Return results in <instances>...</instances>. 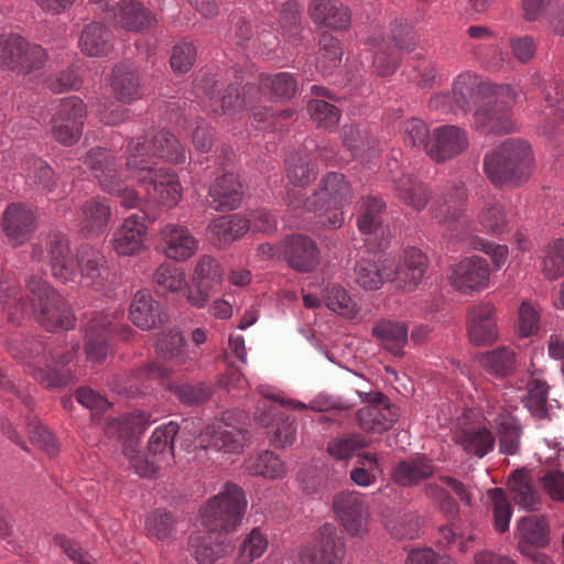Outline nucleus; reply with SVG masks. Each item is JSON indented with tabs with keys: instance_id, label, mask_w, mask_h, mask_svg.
I'll list each match as a JSON object with an SVG mask.
<instances>
[{
	"instance_id": "obj_1",
	"label": "nucleus",
	"mask_w": 564,
	"mask_h": 564,
	"mask_svg": "<svg viewBox=\"0 0 564 564\" xmlns=\"http://www.w3.org/2000/svg\"><path fill=\"white\" fill-rule=\"evenodd\" d=\"M31 259L39 264L41 271L48 265L52 275L63 283L73 281L79 270L85 285L102 293L112 291L116 275L109 270L102 251L84 243L74 257L69 239L63 232H52L43 242L33 243Z\"/></svg>"
},
{
	"instance_id": "obj_2",
	"label": "nucleus",
	"mask_w": 564,
	"mask_h": 564,
	"mask_svg": "<svg viewBox=\"0 0 564 564\" xmlns=\"http://www.w3.org/2000/svg\"><path fill=\"white\" fill-rule=\"evenodd\" d=\"M0 305L8 318L19 323L33 314L46 330L69 329L75 326V315L67 301L41 276L25 278L24 293L10 281L0 283Z\"/></svg>"
},
{
	"instance_id": "obj_3",
	"label": "nucleus",
	"mask_w": 564,
	"mask_h": 564,
	"mask_svg": "<svg viewBox=\"0 0 564 564\" xmlns=\"http://www.w3.org/2000/svg\"><path fill=\"white\" fill-rule=\"evenodd\" d=\"M79 348V343L70 347L59 348L51 341L39 338H30L11 343L9 351L11 356L32 367L31 375L45 388H62L72 378L66 366L73 360Z\"/></svg>"
},
{
	"instance_id": "obj_4",
	"label": "nucleus",
	"mask_w": 564,
	"mask_h": 564,
	"mask_svg": "<svg viewBox=\"0 0 564 564\" xmlns=\"http://www.w3.org/2000/svg\"><path fill=\"white\" fill-rule=\"evenodd\" d=\"M145 144L140 141H131L127 144V170L135 180L147 185L148 194L161 205L175 206L182 197V186L177 175L170 169L155 167L151 161Z\"/></svg>"
},
{
	"instance_id": "obj_5",
	"label": "nucleus",
	"mask_w": 564,
	"mask_h": 564,
	"mask_svg": "<svg viewBox=\"0 0 564 564\" xmlns=\"http://www.w3.org/2000/svg\"><path fill=\"white\" fill-rule=\"evenodd\" d=\"M533 155L530 145L521 139H508L484 158V171L496 186L519 185L529 180Z\"/></svg>"
},
{
	"instance_id": "obj_6",
	"label": "nucleus",
	"mask_w": 564,
	"mask_h": 564,
	"mask_svg": "<svg viewBox=\"0 0 564 564\" xmlns=\"http://www.w3.org/2000/svg\"><path fill=\"white\" fill-rule=\"evenodd\" d=\"M246 509L247 499L242 488L227 482L200 508L202 524L207 530L228 535L240 525Z\"/></svg>"
},
{
	"instance_id": "obj_7",
	"label": "nucleus",
	"mask_w": 564,
	"mask_h": 564,
	"mask_svg": "<svg viewBox=\"0 0 564 564\" xmlns=\"http://www.w3.org/2000/svg\"><path fill=\"white\" fill-rule=\"evenodd\" d=\"M84 163L91 171L102 191L117 195L127 208L139 206L140 197L135 189L123 184L124 178L132 177L127 166L118 169L112 153L104 148H94L85 156Z\"/></svg>"
},
{
	"instance_id": "obj_8",
	"label": "nucleus",
	"mask_w": 564,
	"mask_h": 564,
	"mask_svg": "<svg viewBox=\"0 0 564 564\" xmlns=\"http://www.w3.org/2000/svg\"><path fill=\"white\" fill-rule=\"evenodd\" d=\"M85 351L91 361H101L109 349V338L117 334L122 340L132 339L133 329L123 323V313L115 311H94L85 323Z\"/></svg>"
},
{
	"instance_id": "obj_9",
	"label": "nucleus",
	"mask_w": 564,
	"mask_h": 564,
	"mask_svg": "<svg viewBox=\"0 0 564 564\" xmlns=\"http://www.w3.org/2000/svg\"><path fill=\"white\" fill-rule=\"evenodd\" d=\"M351 200V191L345 176L340 173H327L319 188L310 198H304L302 189L289 188L285 202L293 209H321L324 206L343 207Z\"/></svg>"
},
{
	"instance_id": "obj_10",
	"label": "nucleus",
	"mask_w": 564,
	"mask_h": 564,
	"mask_svg": "<svg viewBox=\"0 0 564 564\" xmlns=\"http://www.w3.org/2000/svg\"><path fill=\"white\" fill-rule=\"evenodd\" d=\"M495 98L485 102L475 112V126L484 133H509L514 131L516 123L511 113V105L516 93L509 85L495 86Z\"/></svg>"
},
{
	"instance_id": "obj_11",
	"label": "nucleus",
	"mask_w": 564,
	"mask_h": 564,
	"mask_svg": "<svg viewBox=\"0 0 564 564\" xmlns=\"http://www.w3.org/2000/svg\"><path fill=\"white\" fill-rule=\"evenodd\" d=\"M47 61L46 51L18 34L0 36V66L19 73L40 69Z\"/></svg>"
},
{
	"instance_id": "obj_12",
	"label": "nucleus",
	"mask_w": 564,
	"mask_h": 564,
	"mask_svg": "<svg viewBox=\"0 0 564 564\" xmlns=\"http://www.w3.org/2000/svg\"><path fill=\"white\" fill-rule=\"evenodd\" d=\"M86 116V105L79 97L59 99L50 122L54 140L65 147L75 144L82 137Z\"/></svg>"
},
{
	"instance_id": "obj_13",
	"label": "nucleus",
	"mask_w": 564,
	"mask_h": 564,
	"mask_svg": "<svg viewBox=\"0 0 564 564\" xmlns=\"http://www.w3.org/2000/svg\"><path fill=\"white\" fill-rule=\"evenodd\" d=\"M265 401L259 402L254 417L263 426H269L276 417L279 423L271 436L270 441L275 447H285L291 445L295 440L296 426L294 419L284 417L281 412V406H291L293 409L303 410L306 405L300 401H289L280 398L279 395L262 392Z\"/></svg>"
},
{
	"instance_id": "obj_14",
	"label": "nucleus",
	"mask_w": 564,
	"mask_h": 564,
	"mask_svg": "<svg viewBox=\"0 0 564 564\" xmlns=\"http://www.w3.org/2000/svg\"><path fill=\"white\" fill-rule=\"evenodd\" d=\"M372 66L379 76L394 73L400 62L401 51H411L414 46V36L404 29H393L392 40H371Z\"/></svg>"
},
{
	"instance_id": "obj_15",
	"label": "nucleus",
	"mask_w": 564,
	"mask_h": 564,
	"mask_svg": "<svg viewBox=\"0 0 564 564\" xmlns=\"http://www.w3.org/2000/svg\"><path fill=\"white\" fill-rule=\"evenodd\" d=\"M345 557V542L338 535L334 524H323L316 535L315 542L306 545L300 553L302 564H343Z\"/></svg>"
},
{
	"instance_id": "obj_16",
	"label": "nucleus",
	"mask_w": 564,
	"mask_h": 564,
	"mask_svg": "<svg viewBox=\"0 0 564 564\" xmlns=\"http://www.w3.org/2000/svg\"><path fill=\"white\" fill-rule=\"evenodd\" d=\"M333 505L347 533L361 535L367 532L370 510L364 495L358 491H343L335 496Z\"/></svg>"
},
{
	"instance_id": "obj_17",
	"label": "nucleus",
	"mask_w": 564,
	"mask_h": 564,
	"mask_svg": "<svg viewBox=\"0 0 564 564\" xmlns=\"http://www.w3.org/2000/svg\"><path fill=\"white\" fill-rule=\"evenodd\" d=\"M159 243L162 252L177 262L192 258L198 250L199 241L184 225L169 223L160 228Z\"/></svg>"
},
{
	"instance_id": "obj_18",
	"label": "nucleus",
	"mask_w": 564,
	"mask_h": 564,
	"mask_svg": "<svg viewBox=\"0 0 564 564\" xmlns=\"http://www.w3.org/2000/svg\"><path fill=\"white\" fill-rule=\"evenodd\" d=\"M490 269L486 259L467 257L453 267L452 284L460 293L469 294L488 288Z\"/></svg>"
},
{
	"instance_id": "obj_19",
	"label": "nucleus",
	"mask_w": 564,
	"mask_h": 564,
	"mask_svg": "<svg viewBox=\"0 0 564 564\" xmlns=\"http://www.w3.org/2000/svg\"><path fill=\"white\" fill-rule=\"evenodd\" d=\"M465 130L457 126L446 124L435 128L431 133L427 155L436 162L451 160L468 148Z\"/></svg>"
},
{
	"instance_id": "obj_20",
	"label": "nucleus",
	"mask_w": 564,
	"mask_h": 564,
	"mask_svg": "<svg viewBox=\"0 0 564 564\" xmlns=\"http://www.w3.org/2000/svg\"><path fill=\"white\" fill-rule=\"evenodd\" d=\"M188 547L198 564H214L231 552L234 545L227 534L207 530L192 533Z\"/></svg>"
},
{
	"instance_id": "obj_21",
	"label": "nucleus",
	"mask_w": 564,
	"mask_h": 564,
	"mask_svg": "<svg viewBox=\"0 0 564 564\" xmlns=\"http://www.w3.org/2000/svg\"><path fill=\"white\" fill-rule=\"evenodd\" d=\"M148 227L137 214L127 217L111 237L113 251L120 257H132L145 249Z\"/></svg>"
},
{
	"instance_id": "obj_22",
	"label": "nucleus",
	"mask_w": 564,
	"mask_h": 564,
	"mask_svg": "<svg viewBox=\"0 0 564 564\" xmlns=\"http://www.w3.org/2000/svg\"><path fill=\"white\" fill-rule=\"evenodd\" d=\"M247 441V432L226 422L207 426L196 438L195 447L214 448L225 453L239 452Z\"/></svg>"
},
{
	"instance_id": "obj_23",
	"label": "nucleus",
	"mask_w": 564,
	"mask_h": 564,
	"mask_svg": "<svg viewBox=\"0 0 564 564\" xmlns=\"http://www.w3.org/2000/svg\"><path fill=\"white\" fill-rule=\"evenodd\" d=\"M217 84L215 76H205L202 78L198 88L202 90L204 96L207 98L208 104L206 107L216 116L227 115L230 112H237L251 101L243 89V96H241L240 88L237 83L228 85L224 95L218 100L215 99L217 95Z\"/></svg>"
},
{
	"instance_id": "obj_24",
	"label": "nucleus",
	"mask_w": 564,
	"mask_h": 564,
	"mask_svg": "<svg viewBox=\"0 0 564 564\" xmlns=\"http://www.w3.org/2000/svg\"><path fill=\"white\" fill-rule=\"evenodd\" d=\"M1 227L12 246H21L30 239L35 230L34 213L24 204L12 203L2 214Z\"/></svg>"
},
{
	"instance_id": "obj_25",
	"label": "nucleus",
	"mask_w": 564,
	"mask_h": 564,
	"mask_svg": "<svg viewBox=\"0 0 564 564\" xmlns=\"http://www.w3.org/2000/svg\"><path fill=\"white\" fill-rule=\"evenodd\" d=\"M517 528L521 536L519 542L520 552L534 562L552 564L544 554L535 550V547H544L549 543L545 519L535 514L523 517L518 522Z\"/></svg>"
},
{
	"instance_id": "obj_26",
	"label": "nucleus",
	"mask_w": 564,
	"mask_h": 564,
	"mask_svg": "<svg viewBox=\"0 0 564 564\" xmlns=\"http://www.w3.org/2000/svg\"><path fill=\"white\" fill-rule=\"evenodd\" d=\"M282 253L289 265L302 273L313 271L319 263V251L315 241L304 235L285 238Z\"/></svg>"
},
{
	"instance_id": "obj_27",
	"label": "nucleus",
	"mask_w": 564,
	"mask_h": 564,
	"mask_svg": "<svg viewBox=\"0 0 564 564\" xmlns=\"http://www.w3.org/2000/svg\"><path fill=\"white\" fill-rule=\"evenodd\" d=\"M111 219V207L102 197L83 203L78 214V230L84 237H99L106 232Z\"/></svg>"
},
{
	"instance_id": "obj_28",
	"label": "nucleus",
	"mask_w": 564,
	"mask_h": 564,
	"mask_svg": "<svg viewBox=\"0 0 564 564\" xmlns=\"http://www.w3.org/2000/svg\"><path fill=\"white\" fill-rule=\"evenodd\" d=\"M433 459L415 455L398 462L390 471L391 480L400 487H415L435 474Z\"/></svg>"
},
{
	"instance_id": "obj_29",
	"label": "nucleus",
	"mask_w": 564,
	"mask_h": 564,
	"mask_svg": "<svg viewBox=\"0 0 564 564\" xmlns=\"http://www.w3.org/2000/svg\"><path fill=\"white\" fill-rule=\"evenodd\" d=\"M466 202L467 193L462 184L448 187L432 205L433 218L438 224L453 228L464 216Z\"/></svg>"
},
{
	"instance_id": "obj_30",
	"label": "nucleus",
	"mask_w": 564,
	"mask_h": 564,
	"mask_svg": "<svg viewBox=\"0 0 564 564\" xmlns=\"http://www.w3.org/2000/svg\"><path fill=\"white\" fill-rule=\"evenodd\" d=\"M467 325L468 337L474 345H489L497 338L495 308L491 304L469 308Z\"/></svg>"
},
{
	"instance_id": "obj_31",
	"label": "nucleus",
	"mask_w": 564,
	"mask_h": 564,
	"mask_svg": "<svg viewBox=\"0 0 564 564\" xmlns=\"http://www.w3.org/2000/svg\"><path fill=\"white\" fill-rule=\"evenodd\" d=\"M384 207L386 204L378 197H364L357 217V226L359 231L365 236V241L371 242L373 236V243L377 245L378 249H382L386 246L383 238L376 242L377 236L384 235V228L382 227V213Z\"/></svg>"
},
{
	"instance_id": "obj_32",
	"label": "nucleus",
	"mask_w": 564,
	"mask_h": 564,
	"mask_svg": "<svg viewBox=\"0 0 564 564\" xmlns=\"http://www.w3.org/2000/svg\"><path fill=\"white\" fill-rule=\"evenodd\" d=\"M131 141L144 143L145 150L143 152H148L152 162H154L156 156L174 164L185 162L186 154L184 148L175 135L167 131L161 130L153 135L147 134L141 138H132L128 143Z\"/></svg>"
},
{
	"instance_id": "obj_33",
	"label": "nucleus",
	"mask_w": 564,
	"mask_h": 564,
	"mask_svg": "<svg viewBox=\"0 0 564 564\" xmlns=\"http://www.w3.org/2000/svg\"><path fill=\"white\" fill-rule=\"evenodd\" d=\"M243 196L242 184L234 173H224L209 186V205L216 210L236 209Z\"/></svg>"
},
{
	"instance_id": "obj_34",
	"label": "nucleus",
	"mask_w": 564,
	"mask_h": 564,
	"mask_svg": "<svg viewBox=\"0 0 564 564\" xmlns=\"http://www.w3.org/2000/svg\"><path fill=\"white\" fill-rule=\"evenodd\" d=\"M545 109L539 115L540 129L551 133L555 126L564 122V86L560 79H554L543 87Z\"/></svg>"
},
{
	"instance_id": "obj_35",
	"label": "nucleus",
	"mask_w": 564,
	"mask_h": 564,
	"mask_svg": "<svg viewBox=\"0 0 564 564\" xmlns=\"http://www.w3.org/2000/svg\"><path fill=\"white\" fill-rule=\"evenodd\" d=\"M394 261L386 258L379 262L361 259L355 267V281L367 290H378L386 281L394 280Z\"/></svg>"
},
{
	"instance_id": "obj_36",
	"label": "nucleus",
	"mask_w": 564,
	"mask_h": 564,
	"mask_svg": "<svg viewBox=\"0 0 564 564\" xmlns=\"http://www.w3.org/2000/svg\"><path fill=\"white\" fill-rule=\"evenodd\" d=\"M109 18L129 31H140L155 22L154 15L137 0H122L116 9L110 10Z\"/></svg>"
},
{
	"instance_id": "obj_37",
	"label": "nucleus",
	"mask_w": 564,
	"mask_h": 564,
	"mask_svg": "<svg viewBox=\"0 0 564 564\" xmlns=\"http://www.w3.org/2000/svg\"><path fill=\"white\" fill-rule=\"evenodd\" d=\"M310 17L314 23L343 30L350 24V13L346 6L337 0H312Z\"/></svg>"
},
{
	"instance_id": "obj_38",
	"label": "nucleus",
	"mask_w": 564,
	"mask_h": 564,
	"mask_svg": "<svg viewBox=\"0 0 564 564\" xmlns=\"http://www.w3.org/2000/svg\"><path fill=\"white\" fill-rule=\"evenodd\" d=\"M409 329L404 323L380 319L372 327V336L380 345L395 357L404 354V346L409 340Z\"/></svg>"
},
{
	"instance_id": "obj_39",
	"label": "nucleus",
	"mask_w": 564,
	"mask_h": 564,
	"mask_svg": "<svg viewBox=\"0 0 564 564\" xmlns=\"http://www.w3.org/2000/svg\"><path fill=\"white\" fill-rule=\"evenodd\" d=\"M110 86L118 100L123 104H130L143 96L140 77L135 69L128 64H120L113 68Z\"/></svg>"
},
{
	"instance_id": "obj_40",
	"label": "nucleus",
	"mask_w": 564,
	"mask_h": 564,
	"mask_svg": "<svg viewBox=\"0 0 564 564\" xmlns=\"http://www.w3.org/2000/svg\"><path fill=\"white\" fill-rule=\"evenodd\" d=\"M509 216L505 206L498 200H487L479 209L477 221L470 229L491 236H500L509 229Z\"/></svg>"
},
{
	"instance_id": "obj_41",
	"label": "nucleus",
	"mask_w": 564,
	"mask_h": 564,
	"mask_svg": "<svg viewBox=\"0 0 564 564\" xmlns=\"http://www.w3.org/2000/svg\"><path fill=\"white\" fill-rule=\"evenodd\" d=\"M455 442L467 455L484 458L494 451L496 437L486 426H469L456 434Z\"/></svg>"
},
{
	"instance_id": "obj_42",
	"label": "nucleus",
	"mask_w": 564,
	"mask_h": 564,
	"mask_svg": "<svg viewBox=\"0 0 564 564\" xmlns=\"http://www.w3.org/2000/svg\"><path fill=\"white\" fill-rule=\"evenodd\" d=\"M129 313L132 323L141 329H150L162 322L161 306L148 290L135 292Z\"/></svg>"
},
{
	"instance_id": "obj_43",
	"label": "nucleus",
	"mask_w": 564,
	"mask_h": 564,
	"mask_svg": "<svg viewBox=\"0 0 564 564\" xmlns=\"http://www.w3.org/2000/svg\"><path fill=\"white\" fill-rule=\"evenodd\" d=\"M359 425L368 432L389 430L398 419V410L382 402L366 404L357 412Z\"/></svg>"
},
{
	"instance_id": "obj_44",
	"label": "nucleus",
	"mask_w": 564,
	"mask_h": 564,
	"mask_svg": "<svg viewBox=\"0 0 564 564\" xmlns=\"http://www.w3.org/2000/svg\"><path fill=\"white\" fill-rule=\"evenodd\" d=\"M508 489L519 507L528 511L539 509L541 497L528 471L523 469L513 471L508 478Z\"/></svg>"
},
{
	"instance_id": "obj_45",
	"label": "nucleus",
	"mask_w": 564,
	"mask_h": 564,
	"mask_svg": "<svg viewBox=\"0 0 564 564\" xmlns=\"http://www.w3.org/2000/svg\"><path fill=\"white\" fill-rule=\"evenodd\" d=\"M394 279L404 290H413L423 279L426 271V257L417 248H409L404 251L403 264H394Z\"/></svg>"
},
{
	"instance_id": "obj_46",
	"label": "nucleus",
	"mask_w": 564,
	"mask_h": 564,
	"mask_svg": "<svg viewBox=\"0 0 564 564\" xmlns=\"http://www.w3.org/2000/svg\"><path fill=\"white\" fill-rule=\"evenodd\" d=\"M249 228V220L239 216H221L208 226L209 240L215 246H226L243 236Z\"/></svg>"
},
{
	"instance_id": "obj_47",
	"label": "nucleus",
	"mask_w": 564,
	"mask_h": 564,
	"mask_svg": "<svg viewBox=\"0 0 564 564\" xmlns=\"http://www.w3.org/2000/svg\"><path fill=\"white\" fill-rule=\"evenodd\" d=\"M495 87L489 83H484L473 73H462L457 76L453 85V99L456 106L466 110L475 101L478 95L491 93Z\"/></svg>"
},
{
	"instance_id": "obj_48",
	"label": "nucleus",
	"mask_w": 564,
	"mask_h": 564,
	"mask_svg": "<svg viewBox=\"0 0 564 564\" xmlns=\"http://www.w3.org/2000/svg\"><path fill=\"white\" fill-rule=\"evenodd\" d=\"M398 197L415 210H423L429 200L430 192L426 185L411 174H402L395 181Z\"/></svg>"
},
{
	"instance_id": "obj_49",
	"label": "nucleus",
	"mask_w": 564,
	"mask_h": 564,
	"mask_svg": "<svg viewBox=\"0 0 564 564\" xmlns=\"http://www.w3.org/2000/svg\"><path fill=\"white\" fill-rule=\"evenodd\" d=\"M78 44L88 56L106 55L112 47L111 33L102 24L94 22L84 28Z\"/></svg>"
},
{
	"instance_id": "obj_50",
	"label": "nucleus",
	"mask_w": 564,
	"mask_h": 564,
	"mask_svg": "<svg viewBox=\"0 0 564 564\" xmlns=\"http://www.w3.org/2000/svg\"><path fill=\"white\" fill-rule=\"evenodd\" d=\"M259 89L273 99L289 100L295 95L297 83L295 77L286 72L273 75L261 74L259 76Z\"/></svg>"
},
{
	"instance_id": "obj_51",
	"label": "nucleus",
	"mask_w": 564,
	"mask_h": 564,
	"mask_svg": "<svg viewBox=\"0 0 564 564\" xmlns=\"http://www.w3.org/2000/svg\"><path fill=\"white\" fill-rule=\"evenodd\" d=\"M156 351L163 358L172 360L180 367L189 369L195 361L184 348V337L180 332H167L160 335L156 340Z\"/></svg>"
},
{
	"instance_id": "obj_52",
	"label": "nucleus",
	"mask_w": 564,
	"mask_h": 564,
	"mask_svg": "<svg viewBox=\"0 0 564 564\" xmlns=\"http://www.w3.org/2000/svg\"><path fill=\"white\" fill-rule=\"evenodd\" d=\"M249 474L269 479L282 478L286 474L285 464L273 452L264 451L247 460Z\"/></svg>"
},
{
	"instance_id": "obj_53",
	"label": "nucleus",
	"mask_w": 564,
	"mask_h": 564,
	"mask_svg": "<svg viewBox=\"0 0 564 564\" xmlns=\"http://www.w3.org/2000/svg\"><path fill=\"white\" fill-rule=\"evenodd\" d=\"M499 436L500 452L514 455L520 447V427L517 420L507 411H502L495 419Z\"/></svg>"
},
{
	"instance_id": "obj_54",
	"label": "nucleus",
	"mask_w": 564,
	"mask_h": 564,
	"mask_svg": "<svg viewBox=\"0 0 564 564\" xmlns=\"http://www.w3.org/2000/svg\"><path fill=\"white\" fill-rule=\"evenodd\" d=\"M481 367L495 377H507L514 369V352L507 347H500L480 355Z\"/></svg>"
},
{
	"instance_id": "obj_55",
	"label": "nucleus",
	"mask_w": 564,
	"mask_h": 564,
	"mask_svg": "<svg viewBox=\"0 0 564 564\" xmlns=\"http://www.w3.org/2000/svg\"><path fill=\"white\" fill-rule=\"evenodd\" d=\"M343 51L337 39L329 34H323L319 40V52L316 68L323 75L333 73L341 62Z\"/></svg>"
},
{
	"instance_id": "obj_56",
	"label": "nucleus",
	"mask_w": 564,
	"mask_h": 564,
	"mask_svg": "<svg viewBox=\"0 0 564 564\" xmlns=\"http://www.w3.org/2000/svg\"><path fill=\"white\" fill-rule=\"evenodd\" d=\"M150 424V416L145 412H134L123 419H116L108 425V433L112 430L121 438H128L131 443L144 433Z\"/></svg>"
},
{
	"instance_id": "obj_57",
	"label": "nucleus",
	"mask_w": 564,
	"mask_h": 564,
	"mask_svg": "<svg viewBox=\"0 0 564 564\" xmlns=\"http://www.w3.org/2000/svg\"><path fill=\"white\" fill-rule=\"evenodd\" d=\"M494 513V523L497 531L503 533L509 529L512 517L511 503L502 488H491L487 491Z\"/></svg>"
},
{
	"instance_id": "obj_58",
	"label": "nucleus",
	"mask_w": 564,
	"mask_h": 564,
	"mask_svg": "<svg viewBox=\"0 0 564 564\" xmlns=\"http://www.w3.org/2000/svg\"><path fill=\"white\" fill-rule=\"evenodd\" d=\"M26 177L32 180L42 189L52 192L55 188V176L50 165L35 155L26 156L22 163Z\"/></svg>"
},
{
	"instance_id": "obj_59",
	"label": "nucleus",
	"mask_w": 564,
	"mask_h": 564,
	"mask_svg": "<svg viewBox=\"0 0 564 564\" xmlns=\"http://www.w3.org/2000/svg\"><path fill=\"white\" fill-rule=\"evenodd\" d=\"M324 302L329 310L347 318H354L359 311L356 302L339 285H332L325 289Z\"/></svg>"
},
{
	"instance_id": "obj_60",
	"label": "nucleus",
	"mask_w": 564,
	"mask_h": 564,
	"mask_svg": "<svg viewBox=\"0 0 564 564\" xmlns=\"http://www.w3.org/2000/svg\"><path fill=\"white\" fill-rule=\"evenodd\" d=\"M178 430V424L173 421L156 427L149 441V454L156 458L159 455L173 454V441Z\"/></svg>"
},
{
	"instance_id": "obj_61",
	"label": "nucleus",
	"mask_w": 564,
	"mask_h": 564,
	"mask_svg": "<svg viewBox=\"0 0 564 564\" xmlns=\"http://www.w3.org/2000/svg\"><path fill=\"white\" fill-rule=\"evenodd\" d=\"M307 111L318 128L333 129L340 119V111L325 100L312 99L307 104Z\"/></svg>"
},
{
	"instance_id": "obj_62",
	"label": "nucleus",
	"mask_w": 564,
	"mask_h": 564,
	"mask_svg": "<svg viewBox=\"0 0 564 564\" xmlns=\"http://www.w3.org/2000/svg\"><path fill=\"white\" fill-rule=\"evenodd\" d=\"M153 282L163 291L175 293L186 284L184 272L170 262L162 263L153 274Z\"/></svg>"
},
{
	"instance_id": "obj_63",
	"label": "nucleus",
	"mask_w": 564,
	"mask_h": 564,
	"mask_svg": "<svg viewBox=\"0 0 564 564\" xmlns=\"http://www.w3.org/2000/svg\"><path fill=\"white\" fill-rule=\"evenodd\" d=\"M542 271L550 280L564 275V240L556 239L547 246L542 262Z\"/></svg>"
},
{
	"instance_id": "obj_64",
	"label": "nucleus",
	"mask_w": 564,
	"mask_h": 564,
	"mask_svg": "<svg viewBox=\"0 0 564 564\" xmlns=\"http://www.w3.org/2000/svg\"><path fill=\"white\" fill-rule=\"evenodd\" d=\"M145 530L151 538L167 540L174 531L172 513L160 509L149 513L145 518Z\"/></svg>"
}]
</instances>
